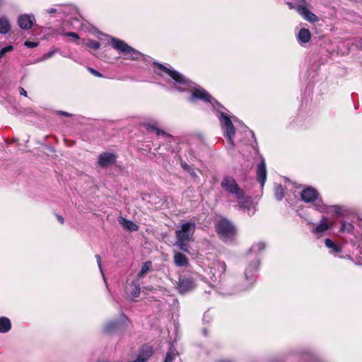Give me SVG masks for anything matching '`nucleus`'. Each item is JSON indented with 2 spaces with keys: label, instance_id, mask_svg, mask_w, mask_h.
Returning a JSON list of instances; mask_svg holds the SVG:
<instances>
[{
  "label": "nucleus",
  "instance_id": "nucleus-1",
  "mask_svg": "<svg viewBox=\"0 0 362 362\" xmlns=\"http://www.w3.org/2000/svg\"><path fill=\"white\" fill-rule=\"evenodd\" d=\"M221 186L237 200L238 206L240 209L247 211L249 216L255 213V206L251 198L245 196L244 190L238 186L233 177H224L221 180Z\"/></svg>",
  "mask_w": 362,
  "mask_h": 362
},
{
  "label": "nucleus",
  "instance_id": "nucleus-2",
  "mask_svg": "<svg viewBox=\"0 0 362 362\" xmlns=\"http://www.w3.org/2000/svg\"><path fill=\"white\" fill-rule=\"evenodd\" d=\"M154 73L171 89L181 90V75L168 64L153 62Z\"/></svg>",
  "mask_w": 362,
  "mask_h": 362
},
{
  "label": "nucleus",
  "instance_id": "nucleus-3",
  "mask_svg": "<svg viewBox=\"0 0 362 362\" xmlns=\"http://www.w3.org/2000/svg\"><path fill=\"white\" fill-rule=\"evenodd\" d=\"M111 45L112 47L119 52H122L125 57L126 59L136 60L140 57H144L145 61H147L141 52L129 46L124 41L120 40L115 37H112Z\"/></svg>",
  "mask_w": 362,
  "mask_h": 362
},
{
  "label": "nucleus",
  "instance_id": "nucleus-4",
  "mask_svg": "<svg viewBox=\"0 0 362 362\" xmlns=\"http://www.w3.org/2000/svg\"><path fill=\"white\" fill-rule=\"evenodd\" d=\"M186 90H189L192 92L190 100L199 98L212 103L213 98L209 93L200 87L197 88L194 83L182 77V91Z\"/></svg>",
  "mask_w": 362,
  "mask_h": 362
},
{
  "label": "nucleus",
  "instance_id": "nucleus-5",
  "mask_svg": "<svg viewBox=\"0 0 362 362\" xmlns=\"http://www.w3.org/2000/svg\"><path fill=\"white\" fill-rule=\"evenodd\" d=\"M195 223L189 221L182 223V251H187L185 248L186 243L194 241V233L195 231Z\"/></svg>",
  "mask_w": 362,
  "mask_h": 362
},
{
  "label": "nucleus",
  "instance_id": "nucleus-6",
  "mask_svg": "<svg viewBox=\"0 0 362 362\" xmlns=\"http://www.w3.org/2000/svg\"><path fill=\"white\" fill-rule=\"evenodd\" d=\"M216 230L223 238L234 235L235 231L233 224L225 218H222L217 222Z\"/></svg>",
  "mask_w": 362,
  "mask_h": 362
},
{
  "label": "nucleus",
  "instance_id": "nucleus-7",
  "mask_svg": "<svg viewBox=\"0 0 362 362\" xmlns=\"http://www.w3.org/2000/svg\"><path fill=\"white\" fill-rule=\"evenodd\" d=\"M127 318L124 315H121L118 320L110 321L104 327V332L112 334L127 325Z\"/></svg>",
  "mask_w": 362,
  "mask_h": 362
},
{
  "label": "nucleus",
  "instance_id": "nucleus-8",
  "mask_svg": "<svg viewBox=\"0 0 362 362\" xmlns=\"http://www.w3.org/2000/svg\"><path fill=\"white\" fill-rule=\"evenodd\" d=\"M220 119L223 128L225 129L226 136L228 137L229 142L233 144V137L235 133L233 124H232L230 118L223 113L221 114Z\"/></svg>",
  "mask_w": 362,
  "mask_h": 362
},
{
  "label": "nucleus",
  "instance_id": "nucleus-9",
  "mask_svg": "<svg viewBox=\"0 0 362 362\" xmlns=\"http://www.w3.org/2000/svg\"><path fill=\"white\" fill-rule=\"evenodd\" d=\"M116 160V156L112 153H103L98 156V163L102 168H106Z\"/></svg>",
  "mask_w": 362,
  "mask_h": 362
},
{
  "label": "nucleus",
  "instance_id": "nucleus-10",
  "mask_svg": "<svg viewBox=\"0 0 362 362\" xmlns=\"http://www.w3.org/2000/svg\"><path fill=\"white\" fill-rule=\"evenodd\" d=\"M317 191L312 187H308L303 190L301 193V197L302 199L305 202H316L315 205L317 204V202H320V200H317Z\"/></svg>",
  "mask_w": 362,
  "mask_h": 362
},
{
  "label": "nucleus",
  "instance_id": "nucleus-11",
  "mask_svg": "<svg viewBox=\"0 0 362 362\" xmlns=\"http://www.w3.org/2000/svg\"><path fill=\"white\" fill-rule=\"evenodd\" d=\"M35 21L33 15L23 14L18 18V25L24 30H28L32 28Z\"/></svg>",
  "mask_w": 362,
  "mask_h": 362
},
{
  "label": "nucleus",
  "instance_id": "nucleus-12",
  "mask_svg": "<svg viewBox=\"0 0 362 362\" xmlns=\"http://www.w3.org/2000/svg\"><path fill=\"white\" fill-rule=\"evenodd\" d=\"M297 12L307 21L315 23L319 21L318 17L310 11V8L305 7H298Z\"/></svg>",
  "mask_w": 362,
  "mask_h": 362
},
{
  "label": "nucleus",
  "instance_id": "nucleus-13",
  "mask_svg": "<svg viewBox=\"0 0 362 362\" xmlns=\"http://www.w3.org/2000/svg\"><path fill=\"white\" fill-rule=\"evenodd\" d=\"M257 176L258 180L261 182L262 186H263L267 179V170L264 160H262L257 165Z\"/></svg>",
  "mask_w": 362,
  "mask_h": 362
},
{
  "label": "nucleus",
  "instance_id": "nucleus-14",
  "mask_svg": "<svg viewBox=\"0 0 362 362\" xmlns=\"http://www.w3.org/2000/svg\"><path fill=\"white\" fill-rule=\"evenodd\" d=\"M151 347H144L139 352L137 358L133 362H146L152 355Z\"/></svg>",
  "mask_w": 362,
  "mask_h": 362
},
{
  "label": "nucleus",
  "instance_id": "nucleus-15",
  "mask_svg": "<svg viewBox=\"0 0 362 362\" xmlns=\"http://www.w3.org/2000/svg\"><path fill=\"white\" fill-rule=\"evenodd\" d=\"M142 126L149 132H156L157 135H165L166 133L158 128V123L154 120L147 121L142 123Z\"/></svg>",
  "mask_w": 362,
  "mask_h": 362
},
{
  "label": "nucleus",
  "instance_id": "nucleus-16",
  "mask_svg": "<svg viewBox=\"0 0 362 362\" xmlns=\"http://www.w3.org/2000/svg\"><path fill=\"white\" fill-rule=\"evenodd\" d=\"M11 22L6 16H0V33L6 34L11 30Z\"/></svg>",
  "mask_w": 362,
  "mask_h": 362
},
{
  "label": "nucleus",
  "instance_id": "nucleus-17",
  "mask_svg": "<svg viewBox=\"0 0 362 362\" xmlns=\"http://www.w3.org/2000/svg\"><path fill=\"white\" fill-rule=\"evenodd\" d=\"M118 221L124 228L130 231H136L138 230V226L133 221L127 220L122 216L118 218Z\"/></svg>",
  "mask_w": 362,
  "mask_h": 362
},
{
  "label": "nucleus",
  "instance_id": "nucleus-18",
  "mask_svg": "<svg viewBox=\"0 0 362 362\" xmlns=\"http://www.w3.org/2000/svg\"><path fill=\"white\" fill-rule=\"evenodd\" d=\"M11 329V322L6 317H0V333L4 334Z\"/></svg>",
  "mask_w": 362,
  "mask_h": 362
},
{
  "label": "nucleus",
  "instance_id": "nucleus-19",
  "mask_svg": "<svg viewBox=\"0 0 362 362\" xmlns=\"http://www.w3.org/2000/svg\"><path fill=\"white\" fill-rule=\"evenodd\" d=\"M311 33L309 30L302 28L299 30L298 34V40L300 43H307L310 40Z\"/></svg>",
  "mask_w": 362,
  "mask_h": 362
},
{
  "label": "nucleus",
  "instance_id": "nucleus-20",
  "mask_svg": "<svg viewBox=\"0 0 362 362\" xmlns=\"http://www.w3.org/2000/svg\"><path fill=\"white\" fill-rule=\"evenodd\" d=\"M73 8H71L69 6H57V8H51L46 10L47 13L52 14V13H63L66 15L68 11H69Z\"/></svg>",
  "mask_w": 362,
  "mask_h": 362
},
{
  "label": "nucleus",
  "instance_id": "nucleus-21",
  "mask_svg": "<svg viewBox=\"0 0 362 362\" xmlns=\"http://www.w3.org/2000/svg\"><path fill=\"white\" fill-rule=\"evenodd\" d=\"M195 287V283L192 277L182 279V293L191 291Z\"/></svg>",
  "mask_w": 362,
  "mask_h": 362
},
{
  "label": "nucleus",
  "instance_id": "nucleus-22",
  "mask_svg": "<svg viewBox=\"0 0 362 362\" xmlns=\"http://www.w3.org/2000/svg\"><path fill=\"white\" fill-rule=\"evenodd\" d=\"M316 208L317 210L320 211L329 212L333 211L337 214H340V208L338 206H332L330 207H327L324 204H320V202H317L316 204Z\"/></svg>",
  "mask_w": 362,
  "mask_h": 362
},
{
  "label": "nucleus",
  "instance_id": "nucleus-23",
  "mask_svg": "<svg viewBox=\"0 0 362 362\" xmlns=\"http://www.w3.org/2000/svg\"><path fill=\"white\" fill-rule=\"evenodd\" d=\"M178 352L173 346L170 347V350L166 354L164 362H172L177 356H178Z\"/></svg>",
  "mask_w": 362,
  "mask_h": 362
},
{
  "label": "nucleus",
  "instance_id": "nucleus-24",
  "mask_svg": "<svg viewBox=\"0 0 362 362\" xmlns=\"http://www.w3.org/2000/svg\"><path fill=\"white\" fill-rule=\"evenodd\" d=\"M329 228V224L326 218L322 220L321 223L315 228L314 232L316 233H322Z\"/></svg>",
  "mask_w": 362,
  "mask_h": 362
},
{
  "label": "nucleus",
  "instance_id": "nucleus-25",
  "mask_svg": "<svg viewBox=\"0 0 362 362\" xmlns=\"http://www.w3.org/2000/svg\"><path fill=\"white\" fill-rule=\"evenodd\" d=\"M325 245L332 250V252H341V247L332 242L330 239L325 240Z\"/></svg>",
  "mask_w": 362,
  "mask_h": 362
},
{
  "label": "nucleus",
  "instance_id": "nucleus-26",
  "mask_svg": "<svg viewBox=\"0 0 362 362\" xmlns=\"http://www.w3.org/2000/svg\"><path fill=\"white\" fill-rule=\"evenodd\" d=\"M152 263L151 262H146L141 267V271L138 273L137 277L141 278L144 274H146L151 268Z\"/></svg>",
  "mask_w": 362,
  "mask_h": 362
},
{
  "label": "nucleus",
  "instance_id": "nucleus-27",
  "mask_svg": "<svg viewBox=\"0 0 362 362\" xmlns=\"http://www.w3.org/2000/svg\"><path fill=\"white\" fill-rule=\"evenodd\" d=\"M182 168L188 173L192 178H195L197 177V173H199L200 171L198 169H194L192 167H190L188 165H182Z\"/></svg>",
  "mask_w": 362,
  "mask_h": 362
},
{
  "label": "nucleus",
  "instance_id": "nucleus-28",
  "mask_svg": "<svg viewBox=\"0 0 362 362\" xmlns=\"http://www.w3.org/2000/svg\"><path fill=\"white\" fill-rule=\"evenodd\" d=\"M133 289L131 292L132 297L137 298L139 297L141 291V288L139 284L135 281L132 282Z\"/></svg>",
  "mask_w": 362,
  "mask_h": 362
},
{
  "label": "nucleus",
  "instance_id": "nucleus-29",
  "mask_svg": "<svg viewBox=\"0 0 362 362\" xmlns=\"http://www.w3.org/2000/svg\"><path fill=\"white\" fill-rule=\"evenodd\" d=\"M298 7H305L306 8H310L311 5L306 1V0H297V4H296L295 10L297 11Z\"/></svg>",
  "mask_w": 362,
  "mask_h": 362
},
{
  "label": "nucleus",
  "instance_id": "nucleus-30",
  "mask_svg": "<svg viewBox=\"0 0 362 362\" xmlns=\"http://www.w3.org/2000/svg\"><path fill=\"white\" fill-rule=\"evenodd\" d=\"M275 196L278 199H281L284 197V189L281 185H278L276 187Z\"/></svg>",
  "mask_w": 362,
  "mask_h": 362
},
{
  "label": "nucleus",
  "instance_id": "nucleus-31",
  "mask_svg": "<svg viewBox=\"0 0 362 362\" xmlns=\"http://www.w3.org/2000/svg\"><path fill=\"white\" fill-rule=\"evenodd\" d=\"M88 47L92 48L93 49H98L100 48V44L98 41L89 40L88 42Z\"/></svg>",
  "mask_w": 362,
  "mask_h": 362
},
{
  "label": "nucleus",
  "instance_id": "nucleus-32",
  "mask_svg": "<svg viewBox=\"0 0 362 362\" xmlns=\"http://www.w3.org/2000/svg\"><path fill=\"white\" fill-rule=\"evenodd\" d=\"M175 263L177 266H181V252H175Z\"/></svg>",
  "mask_w": 362,
  "mask_h": 362
},
{
  "label": "nucleus",
  "instance_id": "nucleus-33",
  "mask_svg": "<svg viewBox=\"0 0 362 362\" xmlns=\"http://www.w3.org/2000/svg\"><path fill=\"white\" fill-rule=\"evenodd\" d=\"M175 233L177 237L175 245L181 247V230H177Z\"/></svg>",
  "mask_w": 362,
  "mask_h": 362
},
{
  "label": "nucleus",
  "instance_id": "nucleus-34",
  "mask_svg": "<svg viewBox=\"0 0 362 362\" xmlns=\"http://www.w3.org/2000/svg\"><path fill=\"white\" fill-rule=\"evenodd\" d=\"M95 258H96L97 263H98V267L100 269V273L102 274L103 278L105 282H106L105 278V276H104V274H103V269H102V267H101V259H100V255H95Z\"/></svg>",
  "mask_w": 362,
  "mask_h": 362
},
{
  "label": "nucleus",
  "instance_id": "nucleus-35",
  "mask_svg": "<svg viewBox=\"0 0 362 362\" xmlns=\"http://www.w3.org/2000/svg\"><path fill=\"white\" fill-rule=\"evenodd\" d=\"M354 229V226L350 223H344L342 225V230L347 232H351Z\"/></svg>",
  "mask_w": 362,
  "mask_h": 362
},
{
  "label": "nucleus",
  "instance_id": "nucleus-36",
  "mask_svg": "<svg viewBox=\"0 0 362 362\" xmlns=\"http://www.w3.org/2000/svg\"><path fill=\"white\" fill-rule=\"evenodd\" d=\"M88 70L89 71V72L91 74H93V76H95L96 77H102L103 76V75L100 72H98L97 70H95L93 68L88 67Z\"/></svg>",
  "mask_w": 362,
  "mask_h": 362
},
{
  "label": "nucleus",
  "instance_id": "nucleus-37",
  "mask_svg": "<svg viewBox=\"0 0 362 362\" xmlns=\"http://www.w3.org/2000/svg\"><path fill=\"white\" fill-rule=\"evenodd\" d=\"M54 54V51H50L46 54H45L42 57V59L41 60H47L49 58H51Z\"/></svg>",
  "mask_w": 362,
  "mask_h": 362
},
{
  "label": "nucleus",
  "instance_id": "nucleus-38",
  "mask_svg": "<svg viewBox=\"0 0 362 362\" xmlns=\"http://www.w3.org/2000/svg\"><path fill=\"white\" fill-rule=\"evenodd\" d=\"M37 45H38V43L35 42L26 41L25 42V45L30 48H34V47H37Z\"/></svg>",
  "mask_w": 362,
  "mask_h": 362
},
{
  "label": "nucleus",
  "instance_id": "nucleus-39",
  "mask_svg": "<svg viewBox=\"0 0 362 362\" xmlns=\"http://www.w3.org/2000/svg\"><path fill=\"white\" fill-rule=\"evenodd\" d=\"M65 35L66 36H69V37H74L76 40L79 39V35L77 33H74V32H69V33H66Z\"/></svg>",
  "mask_w": 362,
  "mask_h": 362
},
{
  "label": "nucleus",
  "instance_id": "nucleus-40",
  "mask_svg": "<svg viewBox=\"0 0 362 362\" xmlns=\"http://www.w3.org/2000/svg\"><path fill=\"white\" fill-rule=\"evenodd\" d=\"M57 115H63V116H66V117H71L72 115L67 112H64V111H58L57 112Z\"/></svg>",
  "mask_w": 362,
  "mask_h": 362
},
{
  "label": "nucleus",
  "instance_id": "nucleus-41",
  "mask_svg": "<svg viewBox=\"0 0 362 362\" xmlns=\"http://www.w3.org/2000/svg\"><path fill=\"white\" fill-rule=\"evenodd\" d=\"M20 94L24 96H27V92L23 88H20Z\"/></svg>",
  "mask_w": 362,
  "mask_h": 362
},
{
  "label": "nucleus",
  "instance_id": "nucleus-42",
  "mask_svg": "<svg viewBox=\"0 0 362 362\" xmlns=\"http://www.w3.org/2000/svg\"><path fill=\"white\" fill-rule=\"evenodd\" d=\"M57 218L58 221H59L62 224H63V223H64V218H63L62 216H60V215H57Z\"/></svg>",
  "mask_w": 362,
  "mask_h": 362
},
{
  "label": "nucleus",
  "instance_id": "nucleus-43",
  "mask_svg": "<svg viewBox=\"0 0 362 362\" xmlns=\"http://www.w3.org/2000/svg\"><path fill=\"white\" fill-rule=\"evenodd\" d=\"M257 247L259 250H263L264 248V245L263 243H259Z\"/></svg>",
  "mask_w": 362,
  "mask_h": 362
},
{
  "label": "nucleus",
  "instance_id": "nucleus-44",
  "mask_svg": "<svg viewBox=\"0 0 362 362\" xmlns=\"http://www.w3.org/2000/svg\"><path fill=\"white\" fill-rule=\"evenodd\" d=\"M182 267L187 264V259L183 255H182Z\"/></svg>",
  "mask_w": 362,
  "mask_h": 362
},
{
  "label": "nucleus",
  "instance_id": "nucleus-45",
  "mask_svg": "<svg viewBox=\"0 0 362 362\" xmlns=\"http://www.w3.org/2000/svg\"><path fill=\"white\" fill-rule=\"evenodd\" d=\"M288 5L290 8L295 9L296 5H293L291 3H288Z\"/></svg>",
  "mask_w": 362,
  "mask_h": 362
},
{
  "label": "nucleus",
  "instance_id": "nucleus-46",
  "mask_svg": "<svg viewBox=\"0 0 362 362\" xmlns=\"http://www.w3.org/2000/svg\"><path fill=\"white\" fill-rule=\"evenodd\" d=\"M3 5H4V0H0V8L2 7Z\"/></svg>",
  "mask_w": 362,
  "mask_h": 362
},
{
  "label": "nucleus",
  "instance_id": "nucleus-47",
  "mask_svg": "<svg viewBox=\"0 0 362 362\" xmlns=\"http://www.w3.org/2000/svg\"><path fill=\"white\" fill-rule=\"evenodd\" d=\"M361 254L362 255V252H361ZM357 264H362V259L361 260H357Z\"/></svg>",
  "mask_w": 362,
  "mask_h": 362
},
{
  "label": "nucleus",
  "instance_id": "nucleus-48",
  "mask_svg": "<svg viewBox=\"0 0 362 362\" xmlns=\"http://www.w3.org/2000/svg\"><path fill=\"white\" fill-rule=\"evenodd\" d=\"M214 101L215 102V103H217V101H215V100L213 98L212 102H214ZM211 104L212 105V106H213V107H214V103H211Z\"/></svg>",
  "mask_w": 362,
  "mask_h": 362
},
{
  "label": "nucleus",
  "instance_id": "nucleus-49",
  "mask_svg": "<svg viewBox=\"0 0 362 362\" xmlns=\"http://www.w3.org/2000/svg\"><path fill=\"white\" fill-rule=\"evenodd\" d=\"M178 281H179V283H180V282H181V277H180V276H179V278H178Z\"/></svg>",
  "mask_w": 362,
  "mask_h": 362
}]
</instances>
